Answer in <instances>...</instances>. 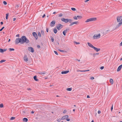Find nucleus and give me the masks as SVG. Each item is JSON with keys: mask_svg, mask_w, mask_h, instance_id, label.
Segmentation results:
<instances>
[{"mask_svg": "<svg viewBox=\"0 0 122 122\" xmlns=\"http://www.w3.org/2000/svg\"><path fill=\"white\" fill-rule=\"evenodd\" d=\"M46 31L47 32H48V29L47 28L46 29Z\"/></svg>", "mask_w": 122, "mask_h": 122, "instance_id": "57", "label": "nucleus"}, {"mask_svg": "<svg viewBox=\"0 0 122 122\" xmlns=\"http://www.w3.org/2000/svg\"><path fill=\"white\" fill-rule=\"evenodd\" d=\"M61 20L66 23H67L69 22V19H65L64 18H61Z\"/></svg>", "mask_w": 122, "mask_h": 122, "instance_id": "7", "label": "nucleus"}, {"mask_svg": "<svg viewBox=\"0 0 122 122\" xmlns=\"http://www.w3.org/2000/svg\"><path fill=\"white\" fill-rule=\"evenodd\" d=\"M41 34L43 35H44V31L43 30H41Z\"/></svg>", "mask_w": 122, "mask_h": 122, "instance_id": "41", "label": "nucleus"}, {"mask_svg": "<svg viewBox=\"0 0 122 122\" xmlns=\"http://www.w3.org/2000/svg\"><path fill=\"white\" fill-rule=\"evenodd\" d=\"M31 113H32V114H33V113H34V112L33 111H32L31 112Z\"/></svg>", "mask_w": 122, "mask_h": 122, "instance_id": "61", "label": "nucleus"}, {"mask_svg": "<svg viewBox=\"0 0 122 122\" xmlns=\"http://www.w3.org/2000/svg\"><path fill=\"white\" fill-rule=\"evenodd\" d=\"M117 20L118 22L120 23L122 21V16H118L117 18Z\"/></svg>", "mask_w": 122, "mask_h": 122, "instance_id": "6", "label": "nucleus"}, {"mask_svg": "<svg viewBox=\"0 0 122 122\" xmlns=\"http://www.w3.org/2000/svg\"><path fill=\"white\" fill-rule=\"evenodd\" d=\"M6 19H7L8 18V17L9 16V13H7L6 15Z\"/></svg>", "mask_w": 122, "mask_h": 122, "instance_id": "27", "label": "nucleus"}, {"mask_svg": "<svg viewBox=\"0 0 122 122\" xmlns=\"http://www.w3.org/2000/svg\"><path fill=\"white\" fill-rule=\"evenodd\" d=\"M27 89L28 90H31L29 88H28Z\"/></svg>", "mask_w": 122, "mask_h": 122, "instance_id": "63", "label": "nucleus"}, {"mask_svg": "<svg viewBox=\"0 0 122 122\" xmlns=\"http://www.w3.org/2000/svg\"><path fill=\"white\" fill-rule=\"evenodd\" d=\"M3 107V104H0V107L1 108H2Z\"/></svg>", "mask_w": 122, "mask_h": 122, "instance_id": "37", "label": "nucleus"}, {"mask_svg": "<svg viewBox=\"0 0 122 122\" xmlns=\"http://www.w3.org/2000/svg\"><path fill=\"white\" fill-rule=\"evenodd\" d=\"M63 27V25L61 24H58L56 26V28L58 30H60Z\"/></svg>", "mask_w": 122, "mask_h": 122, "instance_id": "4", "label": "nucleus"}, {"mask_svg": "<svg viewBox=\"0 0 122 122\" xmlns=\"http://www.w3.org/2000/svg\"><path fill=\"white\" fill-rule=\"evenodd\" d=\"M61 120V119L60 118H59L58 117L57 118V120L58 122H60Z\"/></svg>", "mask_w": 122, "mask_h": 122, "instance_id": "30", "label": "nucleus"}, {"mask_svg": "<svg viewBox=\"0 0 122 122\" xmlns=\"http://www.w3.org/2000/svg\"><path fill=\"white\" fill-rule=\"evenodd\" d=\"M122 24V21H121L120 23H119L118 25H117V27H120Z\"/></svg>", "mask_w": 122, "mask_h": 122, "instance_id": "22", "label": "nucleus"}, {"mask_svg": "<svg viewBox=\"0 0 122 122\" xmlns=\"http://www.w3.org/2000/svg\"><path fill=\"white\" fill-rule=\"evenodd\" d=\"M28 50L31 52H34V50L33 48L31 47H29L28 48Z\"/></svg>", "mask_w": 122, "mask_h": 122, "instance_id": "8", "label": "nucleus"}, {"mask_svg": "<svg viewBox=\"0 0 122 122\" xmlns=\"http://www.w3.org/2000/svg\"><path fill=\"white\" fill-rule=\"evenodd\" d=\"M33 36L35 37L36 40L38 38V36L36 33L35 32H33L32 33Z\"/></svg>", "mask_w": 122, "mask_h": 122, "instance_id": "10", "label": "nucleus"}, {"mask_svg": "<svg viewBox=\"0 0 122 122\" xmlns=\"http://www.w3.org/2000/svg\"><path fill=\"white\" fill-rule=\"evenodd\" d=\"M53 31L54 33L55 34H56L57 32V30L56 29H53Z\"/></svg>", "mask_w": 122, "mask_h": 122, "instance_id": "26", "label": "nucleus"}, {"mask_svg": "<svg viewBox=\"0 0 122 122\" xmlns=\"http://www.w3.org/2000/svg\"><path fill=\"white\" fill-rule=\"evenodd\" d=\"M87 98H90V97L89 95H87Z\"/></svg>", "mask_w": 122, "mask_h": 122, "instance_id": "62", "label": "nucleus"}, {"mask_svg": "<svg viewBox=\"0 0 122 122\" xmlns=\"http://www.w3.org/2000/svg\"><path fill=\"white\" fill-rule=\"evenodd\" d=\"M77 18L79 19H81L82 18V17L81 16L78 15L77 16Z\"/></svg>", "mask_w": 122, "mask_h": 122, "instance_id": "29", "label": "nucleus"}, {"mask_svg": "<svg viewBox=\"0 0 122 122\" xmlns=\"http://www.w3.org/2000/svg\"><path fill=\"white\" fill-rule=\"evenodd\" d=\"M21 42V44H23L25 43H28L29 42V40L25 36H22L20 38Z\"/></svg>", "mask_w": 122, "mask_h": 122, "instance_id": "1", "label": "nucleus"}, {"mask_svg": "<svg viewBox=\"0 0 122 122\" xmlns=\"http://www.w3.org/2000/svg\"><path fill=\"white\" fill-rule=\"evenodd\" d=\"M122 24V21H121L120 23H119L118 25H117V27H120Z\"/></svg>", "mask_w": 122, "mask_h": 122, "instance_id": "21", "label": "nucleus"}, {"mask_svg": "<svg viewBox=\"0 0 122 122\" xmlns=\"http://www.w3.org/2000/svg\"><path fill=\"white\" fill-rule=\"evenodd\" d=\"M101 113V111H100L99 110L98 111V113L99 114H100Z\"/></svg>", "mask_w": 122, "mask_h": 122, "instance_id": "49", "label": "nucleus"}, {"mask_svg": "<svg viewBox=\"0 0 122 122\" xmlns=\"http://www.w3.org/2000/svg\"><path fill=\"white\" fill-rule=\"evenodd\" d=\"M75 43L77 44H80L79 42H75Z\"/></svg>", "mask_w": 122, "mask_h": 122, "instance_id": "60", "label": "nucleus"}, {"mask_svg": "<svg viewBox=\"0 0 122 122\" xmlns=\"http://www.w3.org/2000/svg\"><path fill=\"white\" fill-rule=\"evenodd\" d=\"M71 9L72 10L74 11H75L76 10V9L75 8H71Z\"/></svg>", "mask_w": 122, "mask_h": 122, "instance_id": "36", "label": "nucleus"}, {"mask_svg": "<svg viewBox=\"0 0 122 122\" xmlns=\"http://www.w3.org/2000/svg\"><path fill=\"white\" fill-rule=\"evenodd\" d=\"M104 67L103 66H101L100 67V69L101 70H102L104 69Z\"/></svg>", "mask_w": 122, "mask_h": 122, "instance_id": "44", "label": "nucleus"}, {"mask_svg": "<svg viewBox=\"0 0 122 122\" xmlns=\"http://www.w3.org/2000/svg\"><path fill=\"white\" fill-rule=\"evenodd\" d=\"M69 72V71H63L61 72V73L62 74H65L68 73Z\"/></svg>", "mask_w": 122, "mask_h": 122, "instance_id": "19", "label": "nucleus"}, {"mask_svg": "<svg viewBox=\"0 0 122 122\" xmlns=\"http://www.w3.org/2000/svg\"><path fill=\"white\" fill-rule=\"evenodd\" d=\"M16 20V18H14L13 19V21H15Z\"/></svg>", "mask_w": 122, "mask_h": 122, "instance_id": "54", "label": "nucleus"}, {"mask_svg": "<svg viewBox=\"0 0 122 122\" xmlns=\"http://www.w3.org/2000/svg\"><path fill=\"white\" fill-rule=\"evenodd\" d=\"M15 43L16 44H17L19 43L21 44V42L20 38H16L15 41Z\"/></svg>", "mask_w": 122, "mask_h": 122, "instance_id": "5", "label": "nucleus"}, {"mask_svg": "<svg viewBox=\"0 0 122 122\" xmlns=\"http://www.w3.org/2000/svg\"><path fill=\"white\" fill-rule=\"evenodd\" d=\"M4 28V27H2V28L1 29H0V31H1Z\"/></svg>", "mask_w": 122, "mask_h": 122, "instance_id": "52", "label": "nucleus"}, {"mask_svg": "<svg viewBox=\"0 0 122 122\" xmlns=\"http://www.w3.org/2000/svg\"><path fill=\"white\" fill-rule=\"evenodd\" d=\"M28 119L26 118H24L23 119V121L25 122H27L28 121Z\"/></svg>", "mask_w": 122, "mask_h": 122, "instance_id": "24", "label": "nucleus"}, {"mask_svg": "<svg viewBox=\"0 0 122 122\" xmlns=\"http://www.w3.org/2000/svg\"><path fill=\"white\" fill-rule=\"evenodd\" d=\"M66 110H64L63 111V113H66Z\"/></svg>", "mask_w": 122, "mask_h": 122, "instance_id": "46", "label": "nucleus"}, {"mask_svg": "<svg viewBox=\"0 0 122 122\" xmlns=\"http://www.w3.org/2000/svg\"><path fill=\"white\" fill-rule=\"evenodd\" d=\"M54 52L56 54V55H58V54L57 52L56 51H54Z\"/></svg>", "mask_w": 122, "mask_h": 122, "instance_id": "42", "label": "nucleus"}, {"mask_svg": "<svg viewBox=\"0 0 122 122\" xmlns=\"http://www.w3.org/2000/svg\"><path fill=\"white\" fill-rule=\"evenodd\" d=\"M7 50V49H2L0 48V52L1 53H3L4 52L6 51Z\"/></svg>", "mask_w": 122, "mask_h": 122, "instance_id": "16", "label": "nucleus"}, {"mask_svg": "<svg viewBox=\"0 0 122 122\" xmlns=\"http://www.w3.org/2000/svg\"><path fill=\"white\" fill-rule=\"evenodd\" d=\"M3 3L5 5H6L7 4L6 2L5 1H4Z\"/></svg>", "mask_w": 122, "mask_h": 122, "instance_id": "43", "label": "nucleus"}, {"mask_svg": "<svg viewBox=\"0 0 122 122\" xmlns=\"http://www.w3.org/2000/svg\"><path fill=\"white\" fill-rule=\"evenodd\" d=\"M73 18L74 19L76 20H77V16H74L73 17Z\"/></svg>", "mask_w": 122, "mask_h": 122, "instance_id": "35", "label": "nucleus"}, {"mask_svg": "<svg viewBox=\"0 0 122 122\" xmlns=\"http://www.w3.org/2000/svg\"><path fill=\"white\" fill-rule=\"evenodd\" d=\"M55 23V21H53L51 22L50 24V26L51 27L54 26Z\"/></svg>", "mask_w": 122, "mask_h": 122, "instance_id": "13", "label": "nucleus"}, {"mask_svg": "<svg viewBox=\"0 0 122 122\" xmlns=\"http://www.w3.org/2000/svg\"><path fill=\"white\" fill-rule=\"evenodd\" d=\"M77 72H85V70H77Z\"/></svg>", "mask_w": 122, "mask_h": 122, "instance_id": "28", "label": "nucleus"}, {"mask_svg": "<svg viewBox=\"0 0 122 122\" xmlns=\"http://www.w3.org/2000/svg\"><path fill=\"white\" fill-rule=\"evenodd\" d=\"M87 44L88 46L90 47L93 48L94 47L91 43H90L88 42Z\"/></svg>", "mask_w": 122, "mask_h": 122, "instance_id": "14", "label": "nucleus"}, {"mask_svg": "<svg viewBox=\"0 0 122 122\" xmlns=\"http://www.w3.org/2000/svg\"><path fill=\"white\" fill-rule=\"evenodd\" d=\"M5 61V60H1L0 61V63H2L3 62H4Z\"/></svg>", "mask_w": 122, "mask_h": 122, "instance_id": "38", "label": "nucleus"}, {"mask_svg": "<svg viewBox=\"0 0 122 122\" xmlns=\"http://www.w3.org/2000/svg\"><path fill=\"white\" fill-rule=\"evenodd\" d=\"M68 116L67 115H66L65 116H63L61 118V120H64L65 119H66L68 117Z\"/></svg>", "mask_w": 122, "mask_h": 122, "instance_id": "12", "label": "nucleus"}, {"mask_svg": "<svg viewBox=\"0 0 122 122\" xmlns=\"http://www.w3.org/2000/svg\"><path fill=\"white\" fill-rule=\"evenodd\" d=\"M90 0H85L84 1V2H87L88 1H89Z\"/></svg>", "mask_w": 122, "mask_h": 122, "instance_id": "51", "label": "nucleus"}, {"mask_svg": "<svg viewBox=\"0 0 122 122\" xmlns=\"http://www.w3.org/2000/svg\"><path fill=\"white\" fill-rule=\"evenodd\" d=\"M70 119H69V118H67L66 119V120L67 121H70Z\"/></svg>", "mask_w": 122, "mask_h": 122, "instance_id": "50", "label": "nucleus"}, {"mask_svg": "<svg viewBox=\"0 0 122 122\" xmlns=\"http://www.w3.org/2000/svg\"><path fill=\"white\" fill-rule=\"evenodd\" d=\"M113 105H112L111 108V110L112 111V110L113 109Z\"/></svg>", "mask_w": 122, "mask_h": 122, "instance_id": "53", "label": "nucleus"}, {"mask_svg": "<svg viewBox=\"0 0 122 122\" xmlns=\"http://www.w3.org/2000/svg\"><path fill=\"white\" fill-rule=\"evenodd\" d=\"M19 34H17L16 35V36L17 37H19Z\"/></svg>", "mask_w": 122, "mask_h": 122, "instance_id": "58", "label": "nucleus"}, {"mask_svg": "<svg viewBox=\"0 0 122 122\" xmlns=\"http://www.w3.org/2000/svg\"><path fill=\"white\" fill-rule=\"evenodd\" d=\"M51 40L52 42H53L54 41V38L52 37H51Z\"/></svg>", "mask_w": 122, "mask_h": 122, "instance_id": "39", "label": "nucleus"}, {"mask_svg": "<svg viewBox=\"0 0 122 122\" xmlns=\"http://www.w3.org/2000/svg\"><path fill=\"white\" fill-rule=\"evenodd\" d=\"M100 33L95 34L93 36L92 38L93 40H97L100 38L101 37Z\"/></svg>", "mask_w": 122, "mask_h": 122, "instance_id": "2", "label": "nucleus"}, {"mask_svg": "<svg viewBox=\"0 0 122 122\" xmlns=\"http://www.w3.org/2000/svg\"><path fill=\"white\" fill-rule=\"evenodd\" d=\"M71 90L72 89L71 88H68L67 89V90L68 91H71Z\"/></svg>", "mask_w": 122, "mask_h": 122, "instance_id": "31", "label": "nucleus"}, {"mask_svg": "<svg viewBox=\"0 0 122 122\" xmlns=\"http://www.w3.org/2000/svg\"><path fill=\"white\" fill-rule=\"evenodd\" d=\"M9 50L10 51H14L15 50L14 48H10L9 49Z\"/></svg>", "mask_w": 122, "mask_h": 122, "instance_id": "32", "label": "nucleus"}, {"mask_svg": "<svg viewBox=\"0 0 122 122\" xmlns=\"http://www.w3.org/2000/svg\"><path fill=\"white\" fill-rule=\"evenodd\" d=\"M110 82L111 84H113V81L112 79H110L109 81Z\"/></svg>", "mask_w": 122, "mask_h": 122, "instance_id": "23", "label": "nucleus"}, {"mask_svg": "<svg viewBox=\"0 0 122 122\" xmlns=\"http://www.w3.org/2000/svg\"><path fill=\"white\" fill-rule=\"evenodd\" d=\"M59 51L61 52H64V51L62 50H59Z\"/></svg>", "mask_w": 122, "mask_h": 122, "instance_id": "48", "label": "nucleus"}, {"mask_svg": "<svg viewBox=\"0 0 122 122\" xmlns=\"http://www.w3.org/2000/svg\"><path fill=\"white\" fill-rule=\"evenodd\" d=\"M63 15L61 13L59 15V16L61 17Z\"/></svg>", "mask_w": 122, "mask_h": 122, "instance_id": "40", "label": "nucleus"}, {"mask_svg": "<svg viewBox=\"0 0 122 122\" xmlns=\"http://www.w3.org/2000/svg\"><path fill=\"white\" fill-rule=\"evenodd\" d=\"M38 74L41 75H44L46 73L45 71L44 72H39L38 73Z\"/></svg>", "mask_w": 122, "mask_h": 122, "instance_id": "18", "label": "nucleus"}, {"mask_svg": "<svg viewBox=\"0 0 122 122\" xmlns=\"http://www.w3.org/2000/svg\"><path fill=\"white\" fill-rule=\"evenodd\" d=\"M90 78L91 80H93L94 79V77H90Z\"/></svg>", "mask_w": 122, "mask_h": 122, "instance_id": "47", "label": "nucleus"}, {"mask_svg": "<svg viewBox=\"0 0 122 122\" xmlns=\"http://www.w3.org/2000/svg\"><path fill=\"white\" fill-rule=\"evenodd\" d=\"M15 117H12L10 118V120H13L15 119Z\"/></svg>", "mask_w": 122, "mask_h": 122, "instance_id": "33", "label": "nucleus"}, {"mask_svg": "<svg viewBox=\"0 0 122 122\" xmlns=\"http://www.w3.org/2000/svg\"><path fill=\"white\" fill-rule=\"evenodd\" d=\"M19 7V5H17L16 6V8H17L18 7Z\"/></svg>", "mask_w": 122, "mask_h": 122, "instance_id": "59", "label": "nucleus"}, {"mask_svg": "<svg viewBox=\"0 0 122 122\" xmlns=\"http://www.w3.org/2000/svg\"><path fill=\"white\" fill-rule=\"evenodd\" d=\"M99 54L98 53H97L96 54H96L97 55H99Z\"/></svg>", "mask_w": 122, "mask_h": 122, "instance_id": "64", "label": "nucleus"}, {"mask_svg": "<svg viewBox=\"0 0 122 122\" xmlns=\"http://www.w3.org/2000/svg\"><path fill=\"white\" fill-rule=\"evenodd\" d=\"M93 49L95 51H96L97 52H98L100 50V49L99 48H97L95 47H94L93 48Z\"/></svg>", "mask_w": 122, "mask_h": 122, "instance_id": "17", "label": "nucleus"}, {"mask_svg": "<svg viewBox=\"0 0 122 122\" xmlns=\"http://www.w3.org/2000/svg\"><path fill=\"white\" fill-rule=\"evenodd\" d=\"M24 61H28V59L26 55H25L24 56Z\"/></svg>", "mask_w": 122, "mask_h": 122, "instance_id": "20", "label": "nucleus"}, {"mask_svg": "<svg viewBox=\"0 0 122 122\" xmlns=\"http://www.w3.org/2000/svg\"><path fill=\"white\" fill-rule=\"evenodd\" d=\"M45 14H44L42 16V18H44L45 17Z\"/></svg>", "mask_w": 122, "mask_h": 122, "instance_id": "56", "label": "nucleus"}, {"mask_svg": "<svg viewBox=\"0 0 122 122\" xmlns=\"http://www.w3.org/2000/svg\"><path fill=\"white\" fill-rule=\"evenodd\" d=\"M79 24V22L77 21H75L71 23L70 25L69 26H71L74 24L77 25Z\"/></svg>", "mask_w": 122, "mask_h": 122, "instance_id": "9", "label": "nucleus"}, {"mask_svg": "<svg viewBox=\"0 0 122 122\" xmlns=\"http://www.w3.org/2000/svg\"><path fill=\"white\" fill-rule=\"evenodd\" d=\"M89 71V70H85V72L88 71Z\"/></svg>", "mask_w": 122, "mask_h": 122, "instance_id": "55", "label": "nucleus"}, {"mask_svg": "<svg viewBox=\"0 0 122 122\" xmlns=\"http://www.w3.org/2000/svg\"><path fill=\"white\" fill-rule=\"evenodd\" d=\"M38 36L39 37H41V34L40 32H39L38 34Z\"/></svg>", "mask_w": 122, "mask_h": 122, "instance_id": "34", "label": "nucleus"}, {"mask_svg": "<svg viewBox=\"0 0 122 122\" xmlns=\"http://www.w3.org/2000/svg\"><path fill=\"white\" fill-rule=\"evenodd\" d=\"M69 30V29H66L63 32V35L65 36L66 35V34L67 32V31Z\"/></svg>", "mask_w": 122, "mask_h": 122, "instance_id": "11", "label": "nucleus"}, {"mask_svg": "<svg viewBox=\"0 0 122 122\" xmlns=\"http://www.w3.org/2000/svg\"><path fill=\"white\" fill-rule=\"evenodd\" d=\"M96 18H92L87 19L85 21V23H87L88 22H91L93 21H95L97 20Z\"/></svg>", "mask_w": 122, "mask_h": 122, "instance_id": "3", "label": "nucleus"}, {"mask_svg": "<svg viewBox=\"0 0 122 122\" xmlns=\"http://www.w3.org/2000/svg\"><path fill=\"white\" fill-rule=\"evenodd\" d=\"M33 78L34 80L36 81H38V80L37 78V77L36 76H34L33 77Z\"/></svg>", "mask_w": 122, "mask_h": 122, "instance_id": "25", "label": "nucleus"}, {"mask_svg": "<svg viewBox=\"0 0 122 122\" xmlns=\"http://www.w3.org/2000/svg\"><path fill=\"white\" fill-rule=\"evenodd\" d=\"M122 67V65H120L117 68V72L119 71H120Z\"/></svg>", "mask_w": 122, "mask_h": 122, "instance_id": "15", "label": "nucleus"}, {"mask_svg": "<svg viewBox=\"0 0 122 122\" xmlns=\"http://www.w3.org/2000/svg\"><path fill=\"white\" fill-rule=\"evenodd\" d=\"M69 21L70 23L72 21V20L71 19H69Z\"/></svg>", "mask_w": 122, "mask_h": 122, "instance_id": "45", "label": "nucleus"}]
</instances>
